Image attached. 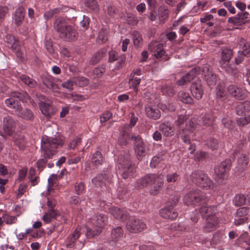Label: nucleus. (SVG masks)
<instances>
[{
    "label": "nucleus",
    "mask_w": 250,
    "mask_h": 250,
    "mask_svg": "<svg viewBox=\"0 0 250 250\" xmlns=\"http://www.w3.org/2000/svg\"><path fill=\"white\" fill-rule=\"evenodd\" d=\"M161 90L164 95L167 96L172 97L175 93L173 86L170 85L165 84L162 85Z\"/></svg>",
    "instance_id": "obj_43"
},
{
    "label": "nucleus",
    "mask_w": 250,
    "mask_h": 250,
    "mask_svg": "<svg viewBox=\"0 0 250 250\" xmlns=\"http://www.w3.org/2000/svg\"><path fill=\"white\" fill-rule=\"evenodd\" d=\"M160 215L165 219L173 220L178 216V213L171 207H167L160 210Z\"/></svg>",
    "instance_id": "obj_26"
},
{
    "label": "nucleus",
    "mask_w": 250,
    "mask_h": 250,
    "mask_svg": "<svg viewBox=\"0 0 250 250\" xmlns=\"http://www.w3.org/2000/svg\"><path fill=\"white\" fill-rule=\"evenodd\" d=\"M124 236V233L121 227H117L116 228L112 229L111 231V237L113 239L110 241V244L117 248H120L121 244L117 241L122 238Z\"/></svg>",
    "instance_id": "obj_22"
},
{
    "label": "nucleus",
    "mask_w": 250,
    "mask_h": 250,
    "mask_svg": "<svg viewBox=\"0 0 250 250\" xmlns=\"http://www.w3.org/2000/svg\"><path fill=\"white\" fill-rule=\"evenodd\" d=\"M250 110V105L249 103H238L234 106V112L238 116H242L246 112H248Z\"/></svg>",
    "instance_id": "obj_31"
},
{
    "label": "nucleus",
    "mask_w": 250,
    "mask_h": 250,
    "mask_svg": "<svg viewBox=\"0 0 250 250\" xmlns=\"http://www.w3.org/2000/svg\"><path fill=\"white\" fill-rule=\"evenodd\" d=\"M58 215H59V213L52 208L49 209L47 212L45 213L42 219L45 223H48L52 219L55 218Z\"/></svg>",
    "instance_id": "obj_37"
},
{
    "label": "nucleus",
    "mask_w": 250,
    "mask_h": 250,
    "mask_svg": "<svg viewBox=\"0 0 250 250\" xmlns=\"http://www.w3.org/2000/svg\"><path fill=\"white\" fill-rule=\"evenodd\" d=\"M148 49L154 53V56L156 58L162 57L165 53L163 44L156 41H152L149 43Z\"/></svg>",
    "instance_id": "obj_17"
},
{
    "label": "nucleus",
    "mask_w": 250,
    "mask_h": 250,
    "mask_svg": "<svg viewBox=\"0 0 250 250\" xmlns=\"http://www.w3.org/2000/svg\"><path fill=\"white\" fill-rule=\"evenodd\" d=\"M91 221L93 226L102 229L106 224L107 217L103 212H98L91 218Z\"/></svg>",
    "instance_id": "obj_15"
},
{
    "label": "nucleus",
    "mask_w": 250,
    "mask_h": 250,
    "mask_svg": "<svg viewBox=\"0 0 250 250\" xmlns=\"http://www.w3.org/2000/svg\"><path fill=\"white\" fill-rule=\"evenodd\" d=\"M227 92L231 98L239 101L244 100L247 96L245 90L234 84L227 86Z\"/></svg>",
    "instance_id": "obj_10"
},
{
    "label": "nucleus",
    "mask_w": 250,
    "mask_h": 250,
    "mask_svg": "<svg viewBox=\"0 0 250 250\" xmlns=\"http://www.w3.org/2000/svg\"><path fill=\"white\" fill-rule=\"evenodd\" d=\"M126 228L130 232L137 233L145 229L146 225L142 220L131 217L127 221Z\"/></svg>",
    "instance_id": "obj_9"
},
{
    "label": "nucleus",
    "mask_w": 250,
    "mask_h": 250,
    "mask_svg": "<svg viewBox=\"0 0 250 250\" xmlns=\"http://www.w3.org/2000/svg\"><path fill=\"white\" fill-rule=\"evenodd\" d=\"M190 131L187 129H181L179 131V136L183 140L184 142L188 144H190V138L189 134H191Z\"/></svg>",
    "instance_id": "obj_41"
},
{
    "label": "nucleus",
    "mask_w": 250,
    "mask_h": 250,
    "mask_svg": "<svg viewBox=\"0 0 250 250\" xmlns=\"http://www.w3.org/2000/svg\"><path fill=\"white\" fill-rule=\"evenodd\" d=\"M105 72V67L104 65L99 66L95 68L93 71V74L97 78L101 77Z\"/></svg>",
    "instance_id": "obj_52"
},
{
    "label": "nucleus",
    "mask_w": 250,
    "mask_h": 250,
    "mask_svg": "<svg viewBox=\"0 0 250 250\" xmlns=\"http://www.w3.org/2000/svg\"><path fill=\"white\" fill-rule=\"evenodd\" d=\"M135 166L131 160L130 155L128 153L121 154L118 158V166L119 169Z\"/></svg>",
    "instance_id": "obj_23"
},
{
    "label": "nucleus",
    "mask_w": 250,
    "mask_h": 250,
    "mask_svg": "<svg viewBox=\"0 0 250 250\" xmlns=\"http://www.w3.org/2000/svg\"><path fill=\"white\" fill-rule=\"evenodd\" d=\"M81 228L77 227L74 232L70 234L66 241V246L68 248H74L75 245L76 241L78 239L81 235Z\"/></svg>",
    "instance_id": "obj_25"
},
{
    "label": "nucleus",
    "mask_w": 250,
    "mask_h": 250,
    "mask_svg": "<svg viewBox=\"0 0 250 250\" xmlns=\"http://www.w3.org/2000/svg\"><path fill=\"white\" fill-rule=\"evenodd\" d=\"M219 223V219L217 217L207 218L206 219V224L203 227L205 232H208L216 229Z\"/></svg>",
    "instance_id": "obj_20"
},
{
    "label": "nucleus",
    "mask_w": 250,
    "mask_h": 250,
    "mask_svg": "<svg viewBox=\"0 0 250 250\" xmlns=\"http://www.w3.org/2000/svg\"><path fill=\"white\" fill-rule=\"evenodd\" d=\"M190 178L192 182L201 188L208 189L213 186L212 181L202 171H194L190 175Z\"/></svg>",
    "instance_id": "obj_6"
},
{
    "label": "nucleus",
    "mask_w": 250,
    "mask_h": 250,
    "mask_svg": "<svg viewBox=\"0 0 250 250\" xmlns=\"http://www.w3.org/2000/svg\"><path fill=\"white\" fill-rule=\"evenodd\" d=\"M9 98H8L5 100V104L6 106L9 108H12V107L15 105L16 102L19 101L16 100L17 98L21 101L22 103H27L28 101L34 105L35 103L34 100L31 98L29 94L24 91H13L10 93Z\"/></svg>",
    "instance_id": "obj_5"
},
{
    "label": "nucleus",
    "mask_w": 250,
    "mask_h": 250,
    "mask_svg": "<svg viewBox=\"0 0 250 250\" xmlns=\"http://www.w3.org/2000/svg\"><path fill=\"white\" fill-rule=\"evenodd\" d=\"M102 232V229L98 228L95 230H92L91 229L88 228L87 229L86 235L89 238L94 237L97 235L100 234Z\"/></svg>",
    "instance_id": "obj_53"
},
{
    "label": "nucleus",
    "mask_w": 250,
    "mask_h": 250,
    "mask_svg": "<svg viewBox=\"0 0 250 250\" xmlns=\"http://www.w3.org/2000/svg\"><path fill=\"white\" fill-rule=\"evenodd\" d=\"M199 212L202 217L206 219L209 217H217L216 214L218 213V210L214 206H202L199 209Z\"/></svg>",
    "instance_id": "obj_18"
},
{
    "label": "nucleus",
    "mask_w": 250,
    "mask_h": 250,
    "mask_svg": "<svg viewBox=\"0 0 250 250\" xmlns=\"http://www.w3.org/2000/svg\"><path fill=\"white\" fill-rule=\"evenodd\" d=\"M163 186L162 180L159 176L154 173L146 174L138 179L135 183V187L140 189L148 187L149 193L152 195H156L160 193Z\"/></svg>",
    "instance_id": "obj_2"
},
{
    "label": "nucleus",
    "mask_w": 250,
    "mask_h": 250,
    "mask_svg": "<svg viewBox=\"0 0 250 250\" xmlns=\"http://www.w3.org/2000/svg\"><path fill=\"white\" fill-rule=\"evenodd\" d=\"M234 158L237 159L238 167L239 171H243L247 167L249 163V157L248 155L243 153L240 150H236L234 152Z\"/></svg>",
    "instance_id": "obj_13"
},
{
    "label": "nucleus",
    "mask_w": 250,
    "mask_h": 250,
    "mask_svg": "<svg viewBox=\"0 0 250 250\" xmlns=\"http://www.w3.org/2000/svg\"><path fill=\"white\" fill-rule=\"evenodd\" d=\"M6 42L8 47L11 48L13 52L16 53L17 56L19 57L21 49L19 41L13 35H8L6 36Z\"/></svg>",
    "instance_id": "obj_19"
},
{
    "label": "nucleus",
    "mask_w": 250,
    "mask_h": 250,
    "mask_svg": "<svg viewBox=\"0 0 250 250\" xmlns=\"http://www.w3.org/2000/svg\"><path fill=\"white\" fill-rule=\"evenodd\" d=\"M184 202L187 206H197L205 203L207 197L199 189H195L189 191L184 197Z\"/></svg>",
    "instance_id": "obj_4"
},
{
    "label": "nucleus",
    "mask_w": 250,
    "mask_h": 250,
    "mask_svg": "<svg viewBox=\"0 0 250 250\" xmlns=\"http://www.w3.org/2000/svg\"><path fill=\"white\" fill-rule=\"evenodd\" d=\"M201 71L200 67L192 68L186 75L183 76L180 79L176 82L178 85L182 86L187 85L193 80Z\"/></svg>",
    "instance_id": "obj_11"
},
{
    "label": "nucleus",
    "mask_w": 250,
    "mask_h": 250,
    "mask_svg": "<svg viewBox=\"0 0 250 250\" xmlns=\"http://www.w3.org/2000/svg\"><path fill=\"white\" fill-rule=\"evenodd\" d=\"M19 117L26 120L32 121L33 120L34 116L31 110L28 108H25L24 110L22 109Z\"/></svg>",
    "instance_id": "obj_46"
},
{
    "label": "nucleus",
    "mask_w": 250,
    "mask_h": 250,
    "mask_svg": "<svg viewBox=\"0 0 250 250\" xmlns=\"http://www.w3.org/2000/svg\"><path fill=\"white\" fill-rule=\"evenodd\" d=\"M63 140V137L58 133L55 135L54 137L46 135L42 136L41 148L44 158L40 159L36 163L37 167L40 171H42L45 167L47 162L46 159L51 158L56 154V149L62 146Z\"/></svg>",
    "instance_id": "obj_1"
},
{
    "label": "nucleus",
    "mask_w": 250,
    "mask_h": 250,
    "mask_svg": "<svg viewBox=\"0 0 250 250\" xmlns=\"http://www.w3.org/2000/svg\"><path fill=\"white\" fill-rule=\"evenodd\" d=\"M16 126V122L14 118L9 115H6L3 119V132L0 133V136L4 139H6L5 135L12 136L15 133Z\"/></svg>",
    "instance_id": "obj_8"
},
{
    "label": "nucleus",
    "mask_w": 250,
    "mask_h": 250,
    "mask_svg": "<svg viewBox=\"0 0 250 250\" xmlns=\"http://www.w3.org/2000/svg\"><path fill=\"white\" fill-rule=\"evenodd\" d=\"M83 4L86 7L92 11H97L99 9V5L96 0H84Z\"/></svg>",
    "instance_id": "obj_44"
},
{
    "label": "nucleus",
    "mask_w": 250,
    "mask_h": 250,
    "mask_svg": "<svg viewBox=\"0 0 250 250\" xmlns=\"http://www.w3.org/2000/svg\"><path fill=\"white\" fill-rule=\"evenodd\" d=\"M54 28L59 37L66 42H74L78 37V33L72 26L68 25L64 19L56 18Z\"/></svg>",
    "instance_id": "obj_3"
},
{
    "label": "nucleus",
    "mask_w": 250,
    "mask_h": 250,
    "mask_svg": "<svg viewBox=\"0 0 250 250\" xmlns=\"http://www.w3.org/2000/svg\"><path fill=\"white\" fill-rule=\"evenodd\" d=\"M130 140L133 141V147L137 159L139 160H142L148 151L147 147L139 135L132 134L130 137Z\"/></svg>",
    "instance_id": "obj_7"
},
{
    "label": "nucleus",
    "mask_w": 250,
    "mask_h": 250,
    "mask_svg": "<svg viewBox=\"0 0 250 250\" xmlns=\"http://www.w3.org/2000/svg\"><path fill=\"white\" fill-rule=\"evenodd\" d=\"M36 170L34 168H30L29 171L28 179L31 183L32 186H35L38 184L40 181V178L38 176H35Z\"/></svg>",
    "instance_id": "obj_40"
},
{
    "label": "nucleus",
    "mask_w": 250,
    "mask_h": 250,
    "mask_svg": "<svg viewBox=\"0 0 250 250\" xmlns=\"http://www.w3.org/2000/svg\"><path fill=\"white\" fill-rule=\"evenodd\" d=\"M110 212L112 216L115 218L121 221H124L127 218V213L126 211L118 207L112 208Z\"/></svg>",
    "instance_id": "obj_27"
},
{
    "label": "nucleus",
    "mask_w": 250,
    "mask_h": 250,
    "mask_svg": "<svg viewBox=\"0 0 250 250\" xmlns=\"http://www.w3.org/2000/svg\"><path fill=\"white\" fill-rule=\"evenodd\" d=\"M190 91L192 95L196 99L199 100L204 94V88L201 80H197L190 86Z\"/></svg>",
    "instance_id": "obj_14"
},
{
    "label": "nucleus",
    "mask_w": 250,
    "mask_h": 250,
    "mask_svg": "<svg viewBox=\"0 0 250 250\" xmlns=\"http://www.w3.org/2000/svg\"><path fill=\"white\" fill-rule=\"evenodd\" d=\"M145 109L146 115L150 119L156 120L161 117L160 110L155 105L147 104Z\"/></svg>",
    "instance_id": "obj_21"
},
{
    "label": "nucleus",
    "mask_w": 250,
    "mask_h": 250,
    "mask_svg": "<svg viewBox=\"0 0 250 250\" xmlns=\"http://www.w3.org/2000/svg\"><path fill=\"white\" fill-rule=\"evenodd\" d=\"M112 116V114L109 111H105L100 117V121L101 123H105Z\"/></svg>",
    "instance_id": "obj_64"
},
{
    "label": "nucleus",
    "mask_w": 250,
    "mask_h": 250,
    "mask_svg": "<svg viewBox=\"0 0 250 250\" xmlns=\"http://www.w3.org/2000/svg\"><path fill=\"white\" fill-rule=\"evenodd\" d=\"M228 22L229 23H233L235 25H240L244 23V22L241 21L239 13H238L236 16L234 17H230L228 19Z\"/></svg>",
    "instance_id": "obj_50"
},
{
    "label": "nucleus",
    "mask_w": 250,
    "mask_h": 250,
    "mask_svg": "<svg viewBox=\"0 0 250 250\" xmlns=\"http://www.w3.org/2000/svg\"><path fill=\"white\" fill-rule=\"evenodd\" d=\"M61 10L60 8L50 9L44 13L43 15L44 18L46 20H48L51 19L53 16H56V15L59 14L60 13Z\"/></svg>",
    "instance_id": "obj_49"
},
{
    "label": "nucleus",
    "mask_w": 250,
    "mask_h": 250,
    "mask_svg": "<svg viewBox=\"0 0 250 250\" xmlns=\"http://www.w3.org/2000/svg\"><path fill=\"white\" fill-rule=\"evenodd\" d=\"M249 208L248 207H242L239 208L236 211V217H244L249 212Z\"/></svg>",
    "instance_id": "obj_56"
},
{
    "label": "nucleus",
    "mask_w": 250,
    "mask_h": 250,
    "mask_svg": "<svg viewBox=\"0 0 250 250\" xmlns=\"http://www.w3.org/2000/svg\"><path fill=\"white\" fill-rule=\"evenodd\" d=\"M178 99L185 104H191L193 103V99L189 93L183 91H181L178 93Z\"/></svg>",
    "instance_id": "obj_38"
},
{
    "label": "nucleus",
    "mask_w": 250,
    "mask_h": 250,
    "mask_svg": "<svg viewBox=\"0 0 250 250\" xmlns=\"http://www.w3.org/2000/svg\"><path fill=\"white\" fill-rule=\"evenodd\" d=\"M232 55V50L228 48L222 49L221 52V62H222L224 64H226L227 65L229 63Z\"/></svg>",
    "instance_id": "obj_35"
},
{
    "label": "nucleus",
    "mask_w": 250,
    "mask_h": 250,
    "mask_svg": "<svg viewBox=\"0 0 250 250\" xmlns=\"http://www.w3.org/2000/svg\"><path fill=\"white\" fill-rule=\"evenodd\" d=\"M4 221L7 224H12L15 223L17 221L16 216L4 215L3 216Z\"/></svg>",
    "instance_id": "obj_63"
},
{
    "label": "nucleus",
    "mask_w": 250,
    "mask_h": 250,
    "mask_svg": "<svg viewBox=\"0 0 250 250\" xmlns=\"http://www.w3.org/2000/svg\"><path fill=\"white\" fill-rule=\"evenodd\" d=\"M54 79L50 77L44 76L42 78V82L46 87L54 92L59 93L60 88L54 83Z\"/></svg>",
    "instance_id": "obj_24"
},
{
    "label": "nucleus",
    "mask_w": 250,
    "mask_h": 250,
    "mask_svg": "<svg viewBox=\"0 0 250 250\" xmlns=\"http://www.w3.org/2000/svg\"><path fill=\"white\" fill-rule=\"evenodd\" d=\"M103 161V157L102 153L100 151H96L93 155L92 158V163L95 165L102 164Z\"/></svg>",
    "instance_id": "obj_47"
},
{
    "label": "nucleus",
    "mask_w": 250,
    "mask_h": 250,
    "mask_svg": "<svg viewBox=\"0 0 250 250\" xmlns=\"http://www.w3.org/2000/svg\"><path fill=\"white\" fill-rule=\"evenodd\" d=\"M108 39V34L105 29H102L99 33L97 42L99 43H104Z\"/></svg>",
    "instance_id": "obj_48"
},
{
    "label": "nucleus",
    "mask_w": 250,
    "mask_h": 250,
    "mask_svg": "<svg viewBox=\"0 0 250 250\" xmlns=\"http://www.w3.org/2000/svg\"><path fill=\"white\" fill-rule=\"evenodd\" d=\"M39 106L42 113L46 117L49 118L53 114L51 103L42 101L39 103Z\"/></svg>",
    "instance_id": "obj_32"
},
{
    "label": "nucleus",
    "mask_w": 250,
    "mask_h": 250,
    "mask_svg": "<svg viewBox=\"0 0 250 250\" xmlns=\"http://www.w3.org/2000/svg\"><path fill=\"white\" fill-rule=\"evenodd\" d=\"M74 82L76 85L83 87L88 84L89 80L84 77H79L75 79Z\"/></svg>",
    "instance_id": "obj_55"
},
{
    "label": "nucleus",
    "mask_w": 250,
    "mask_h": 250,
    "mask_svg": "<svg viewBox=\"0 0 250 250\" xmlns=\"http://www.w3.org/2000/svg\"><path fill=\"white\" fill-rule=\"evenodd\" d=\"M74 188L75 193L78 195L82 194L84 189V186L82 182L76 183Z\"/></svg>",
    "instance_id": "obj_58"
},
{
    "label": "nucleus",
    "mask_w": 250,
    "mask_h": 250,
    "mask_svg": "<svg viewBox=\"0 0 250 250\" xmlns=\"http://www.w3.org/2000/svg\"><path fill=\"white\" fill-rule=\"evenodd\" d=\"M130 139L129 135L125 131H123L120 135L118 139L119 144L121 146H126L128 141Z\"/></svg>",
    "instance_id": "obj_45"
},
{
    "label": "nucleus",
    "mask_w": 250,
    "mask_h": 250,
    "mask_svg": "<svg viewBox=\"0 0 250 250\" xmlns=\"http://www.w3.org/2000/svg\"><path fill=\"white\" fill-rule=\"evenodd\" d=\"M133 43L135 45H138L142 41L141 35L138 32H134L132 34Z\"/></svg>",
    "instance_id": "obj_62"
},
{
    "label": "nucleus",
    "mask_w": 250,
    "mask_h": 250,
    "mask_svg": "<svg viewBox=\"0 0 250 250\" xmlns=\"http://www.w3.org/2000/svg\"><path fill=\"white\" fill-rule=\"evenodd\" d=\"M159 129L165 136H171L174 134L173 129L168 122L161 123Z\"/></svg>",
    "instance_id": "obj_33"
},
{
    "label": "nucleus",
    "mask_w": 250,
    "mask_h": 250,
    "mask_svg": "<svg viewBox=\"0 0 250 250\" xmlns=\"http://www.w3.org/2000/svg\"><path fill=\"white\" fill-rule=\"evenodd\" d=\"M25 10L22 7H18L16 11L14 17L15 23L17 26L21 25L24 20Z\"/></svg>",
    "instance_id": "obj_34"
},
{
    "label": "nucleus",
    "mask_w": 250,
    "mask_h": 250,
    "mask_svg": "<svg viewBox=\"0 0 250 250\" xmlns=\"http://www.w3.org/2000/svg\"><path fill=\"white\" fill-rule=\"evenodd\" d=\"M202 72L203 79L208 86H212L216 84L217 81L216 76L212 73L209 65H206L204 66L203 67Z\"/></svg>",
    "instance_id": "obj_12"
},
{
    "label": "nucleus",
    "mask_w": 250,
    "mask_h": 250,
    "mask_svg": "<svg viewBox=\"0 0 250 250\" xmlns=\"http://www.w3.org/2000/svg\"><path fill=\"white\" fill-rule=\"evenodd\" d=\"M106 52V50L105 48L100 50L93 55L90 59V63L92 65L97 64L105 56Z\"/></svg>",
    "instance_id": "obj_36"
},
{
    "label": "nucleus",
    "mask_w": 250,
    "mask_h": 250,
    "mask_svg": "<svg viewBox=\"0 0 250 250\" xmlns=\"http://www.w3.org/2000/svg\"><path fill=\"white\" fill-rule=\"evenodd\" d=\"M246 197L243 194H237L235 196L234 202L236 206H241L246 202Z\"/></svg>",
    "instance_id": "obj_51"
},
{
    "label": "nucleus",
    "mask_w": 250,
    "mask_h": 250,
    "mask_svg": "<svg viewBox=\"0 0 250 250\" xmlns=\"http://www.w3.org/2000/svg\"><path fill=\"white\" fill-rule=\"evenodd\" d=\"M223 235L220 233H215L214 234L212 239L211 240L210 243L211 244H217L220 242L222 239Z\"/></svg>",
    "instance_id": "obj_61"
},
{
    "label": "nucleus",
    "mask_w": 250,
    "mask_h": 250,
    "mask_svg": "<svg viewBox=\"0 0 250 250\" xmlns=\"http://www.w3.org/2000/svg\"><path fill=\"white\" fill-rule=\"evenodd\" d=\"M202 123L205 126L211 125L212 123L211 115L209 114H205L202 117Z\"/></svg>",
    "instance_id": "obj_54"
},
{
    "label": "nucleus",
    "mask_w": 250,
    "mask_h": 250,
    "mask_svg": "<svg viewBox=\"0 0 250 250\" xmlns=\"http://www.w3.org/2000/svg\"><path fill=\"white\" fill-rule=\"evenodd\" d=\"M216 96L217 97L223 100L225 99V93L223 86L218 84L216 88Z\"/></svg>",
    "instance_id": "obj_59"
},
{
    "label": "nucleus",
    "mask_w": 250,
    "mask_h": 250,
    "mask_svg": "<svg viewBox=\"0 0 250 250\" xmlns=\"http://www.w3.org/2000/svg\"><path fill=\"white\" fill-rule=\"evenodd\" d=\"M239 44L242 49L240 51L243 54L250 56V43L247 42L244 38L240 39Z\"/></svg>",
    "instance_id": "obj_39"
},
{
    "label": "nucleus",
    "mask_w": 250,
    "mask_h": 250,
    "mask_svg": "<svg viewBox=\"0 0 250 250\" xmlns=\"http://www.w3.org/2000/svg\"><path fill=\"white\" fill-rule=\"evenodd\" d=\"M231 165V160L226 159L215 168V173L219 178H222L225 173L229 170Z\"/></svg>",
    "instance_id": "obj_16"
},
{
    "label": "nucleus",
    "mask_w": 250,
    "mask_h": 250,
    "mask_svg": "<svg viewBox=\"0 0 250 250\" xmlns=\"http://www.w3.org/2000/svg\"><path fill=\"white\" fill-rule=\"evenodd\" d=\"M207 144L208 147L212 150L217 149L219 146L218 141L214 139H211L209 140Z\"/></svg>",
    "instance_id": "obj_57"
},
{
    "label": "nucleus",
    "mask_w": 250,
    "mask_h": 250,
    "mask_svg": "<svg viewBox=\"0 0 250 250\" xmlns=\"http://www.w3.org/2000/svg\"><path fill=\"white\" fill-rule=\"evenodd\" d=\"M141 79L138 78H132L129 81V86L130 88L136 89L138 85L140 84Z\"/></svg>",
    "instance_id": "obj_60"
},
{
    "label": "nucleus",
    "mask_w": 250,
    "mask_h": 250,
    "mask_svg": "<svg viewBox=\"0 0 250 250\" xmlns=\"http://www.w3.org/2000/svg\"><path fill=\"white\" fill-rule=\"evenodd\" d=\"M104 174H100L93 178L92 180V183L97 188H103L105 186V181L108 178L109 172L108 170Z\"/></svg>",
    "instance_id": "obj_28"
},
{
    "label": "nucleus",
    "mask_w": 250,
    "mask_h": 250,
    "mask_svg": "<svg viewBox=\"0 0 250 250\" xmlns=\"http://www.w3.org/2000/svg\"><path fill=\"white\" fill-rule=\"evenodd\" d=\"M13 141L14 145L17 146L20 150H23L25 147L26 141L24 135L21 133H15L12 136Z\"/></svg>",
    "instance_id": "obj_29"
},
{
    "label": "nucleus",
    "mask_w": 250,
    "mask_h": 250,
    "mask_svg": "<svg viewBox=\"0 0 250 250\" xmlns=\"http://www.w3.org/2000/svg\"><path fill=\"white\" fill-rule=\"evenodd\" d=\"M21 81L30 88H34L37 85L36 81L25 75H22L20 77Z\"/></svg>",
    "instance_id": "obj_42"
},
{
    "label": "nucleus",
    "mask_w": 250,
    "mask_h": 250,
    "mask_svg": "<svg viewBox=\"0 0 250 250\" xmlns=\"http://www.w3.org/2000/svg\"><path fill=\"white\" fill-rule=\"evenodd\" d=\"M119 169L120 170L122 176L124 179H131L135 176L136 170L135 166L122 168Z\"/></svg>",
    "instance_id": "obj_30"
}]
</instances>
